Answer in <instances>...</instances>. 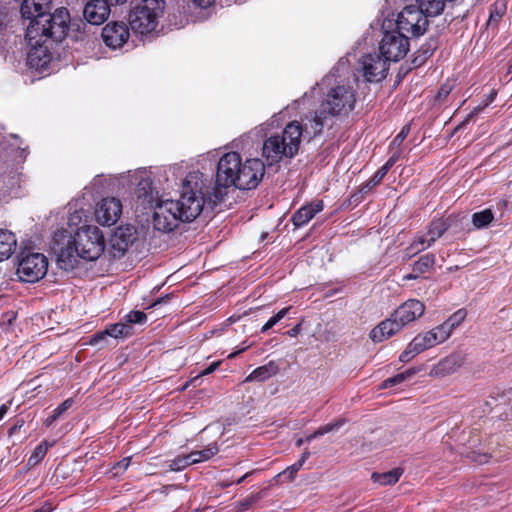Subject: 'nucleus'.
Instances as JSON below:
<instances>
[{
    "label": "nucleus",
    "instance_id": "0eeeda50",
    "mask_svg": "<svg viewBox=\"0 0 512 512\" xmlns=\"http://www.w3.org/2000/svg\"><path fill=\"white\" fill-rule=\"evenodd\" d=\"M47 270L48 259L44 254L33 251L19 254L17 275L21 281L35 283L46 275Z\"/></svg>",
    "mask_w": 512,
    "mask_h": 512
},
{
    "label": "nucleus",
    "instance_id": "20e7f679",
    "mask_svg": "<svg viewBox=\"0 0 512 512\" xmlns=\"http://www.w3.org/2000/svg\"><path fill=\"white\" fill-rule=\"evenodd\" d=\"M303 127L298 121L288 123L280 134L268 137L262 147V155L269 165L283 158H293L299 151L303 137Z\"/></svg>",
    "mask_w": 512,
    "mask_h": 512
},
{
    "label": "nucleus",
    "instance_id": "e433bc0d",
    "mask_svg": "<svg viewBox=\"0 0 512 512\" xmlns=\"http://www.w3.org/2000/svg\"><path fill=\"white\" fill-rule=\"evenodd\" d=\"M53 443H49L48 441H42L32 452L29 457L28 463L30 465L38 464L47 454L49 448H51Z\"/></svg>",
    "mask_w": 512,
    "mask_h": 512
},
{
    "label": "nucleus",
    "instance_id": "864d4df0",
    "mask_svg": "<svg viewBox=\"0 0 512 512\" xmlns=\"http://www.w3.org/2000/svg\"><path fill=\"white\" fill-rule=\"evenodd\" d=\"M58 419V417H56V415L54 413H52L51 416H49L46 420H45V425L46 426H50L53 422H55L56 420Z\"/></svg>",
    "mask_w": 512,
    "mask_h": 512
},
{
    "label": "nucleus",
    "instance_id": "6ab92c4d",
    "mask_svg": "<svg viewBox=\"0 0 512 512\" xmlns=\"http://www.w3.org/2000/svg\"><path fill=\"white\" fill-rule=\"evenodd\" d=\"M424 310L425 307L422 302L416 299H410L400 305L392 315L395 321L398 322L401 327H404L406 324L421 317Z\"/></svg>",
    "mask_w": 512,
    "mask_h": 512
},
{
    "label": "nucleus",
    "instance_id": "2f4dec72",
    "mask_svg": "<svg viewBox=\"0 0 512 512\" xmlns=\"http://www.w3.org/2000/svg\"><path fill=\"white\" fill-rule=\"evenodd\" d=\"M466 316V311L464 309H459L439 326L446 332L447 337L449 338L454 328L458 327L465 320Z\"/></svg>",
    "mask_w": 512,
    "mask_h": 512
},
{
    "label": "nucleus",
    "instance_id": "37998d69",
    "mask_svg": "<svg viewBox=\"0 0 512 512\" xmlns=\"http://www.w3.org/2000/svg\"><path fill=\"white\" fill-rule=\"evenodd\" d=\"M130 463H131L130 457L123 458L121 461L117 462L112 468L113 475L118 476V475L124 473L127 470V468L129 467Z\"/></svg>",
    "mask_w": 512,
    "mask_h": 512
},
{
    "label": "nucleus",
    "instance_id": "4be33fe9",
    "mask_svg": "<svg viewBox=\"0 0 512 512\" xmlns=\"http://www.w3.org/2000/svg\"><path fill=\"white\" fill-rule=\"evenodd\" d=\"M322 200L310 202L298 209L292 216V222L296 227L307 224L317 213L323 210Z\"/></svg>",
    "mask_w": 512,
    "mask_h": 512
},
{
    "label": "nucleus",
    "instance_id": "13d9d810",
    "mask_svg": "<svg viewBox=\"0 0 512 512\" xmlns=\"http://www.w3.org/2000/svg\"><path fill=\"white\" fill-rule=\"evenodd\" d=\"M247 348H248V346L243 347V348H241V349H239V350H237V351H235V352L231 353V354L228 356V358H229V359H232V358L236 357L238 354H240L241 352L245 351Z\"/></svg>",
    "mask_w": 512,
    "mask_h": 512
},
{
    "label": "nucleus",
    "instance_id": "aec40b11",
    "mask_svg": "<svg viewBox=\"0 0 512 512\" xmlns=\"http://www.w3.org/2000/svg\"><path fill=\"white\" fill-rule=\"evenodd\" d=\"M110 14L107 0H90L84 7L85 20L93 25H100L106 21Z\"/></svg>",
    "mask_w": 512,
    "mask_h": 512
},
{
    "label": "nucleus",
    "instance_id": "f8f14e48",
    "mask_svg": "<svg viewBox=\"0 0 512 512\" xmlns=\"http://www.w3.org/2000/svg\"><path fill=\"white\" fill-rule=\"evenodd\" d=\"M381 56L389 61L397 62L404 58L409 51V38L396 30L386 31L380 42Z\"/></svg>",
    "mask_w": 512,
    "mask_h": 512
},
{
    "label": "nucleus",
    "instance_id": "052dcab7",
    "mask_svg": "<svg viewBox=\"0 0 512 512\" xmlns=\"http://www.w3.org/2000/svg\"><path fill=\"white\" fill-rule=\"evenodd\" d=\"M449 93V89H446L445 87H441L439 91V96H446Z\"/></svg>",
    "mask_w": 512,
    "mask_h": 512
},
{
    "label": "nucleus",
    "instance_id": "f03ea898",
    "mask_svg": "<svg viewBox=\"0 0 512 512\" xmlns=\"http://www.w3.org/2000/svg\"><path fill=\"white\" fill-rule=\"evenodd\" d=\"M222 200V193L211 188V180L200 171L189 172L182 180L180 198L174 200L185 222L196 219L203 210L204 203L214 206Z\"/></svg>",
    "mask_w": 512,
    "mask_h": 512
},
{
    "label": "nucleus",
    "instance_id": "9b49d317",
    "mask_svg": "<svg viewBox=\"0 0 512 512\" xmlns=\"http://www.w3.org/2000/svg\"><path fill=\"white\" fill-rule=\"evenodd\" d=\"M178 204L174 200H165L157 203L154 207V227L162 232H170L175 229L179 222H185Z\"/></svg>",
    "mask_w": 512,
    "mask_h": 512
},
{
    "label": "nucleus",
    "instance_id": "3c124183",
    "mask_svg": "<svg viewBox=\"0 0 512 512\" xmlns=\"http://www.w3.org/2000/svg\"><path fill=\"white\" fill-rule=\"evenodd\" d=\"M214 1L215 0H194V2L202 8L209 7L211 4L214 3Z\"/></svg>",
    "mask_w": 512,
    "mask_h": 512
},
{
    "label": "nucleus",
    "instance_id": "5701e85b",
    "mask_svg": "<svg viewBox=\"0 0 512 512\" xmlns=\"http://www.w3.org/2000/svg\"><path fill=\"white\" fill-rule=\"evenodd\" d=\"M50 4L51 0H23L20 12L25 19L43 18L50 9Z\"/></svg>",
    "mask_w": 512,
    "mask_h": 512
},
{
    "label": "nucleus",
    "instance_id": "69168bd1",
    "mask_svg": "<svg viewBox=\"0 0 512 512\" xmlns=\"http://www.w3.org/2000/svg\"><path fill=\"white\" fill-rule=\"evenodd\" d=\"M34 512H49V509H46V508L43 507V508H41L39 510H36Z\"/></svg>",
    "mask_w": 512,
    "mask_h": 512
},
{
    "label": "nucleus",
    "instance_id": "bb28decb",
    "mask_svg": "<svg viewBox=\"0 0 512 512\" xmlns=\"http://www.w3.org/2000/svg\"><path fill=\"white\" fill-rule=\"evenodd\" d=\"M278 365L271 361L263 366L254 369L246 378L245 382H263L278 373Z\"/></svg>",
    "mask_w": 512,
    "mask_h": 512
},
{
    "label": "nucleus",
    "instance_id": "c03bdc74",
    "mask_svg": "<svg viewBox=\"0 0 512 512\" xmlns=\"http://www.w3.org/2000/svg\"><path fill=\"white\" fill-rule=\"evenodd\" d=\"M505 11V5L503 4L502 7L498 8L496 5L495 10L490 13V17L488 19L487 25L493 26L497 25L498 21L501 19Z\"/></svg>",
    "mask_w": 512,
    "mask_h": 512
},
{
    "label": "nucleus",
    "instance_id": "4d7b16f0",
    "mask_svg": "<svg viewBox=\"0 0 512 512\" xmlns=\"http://www.w3.org/2000/svg\"><path fill=\"white\" fill-rule=\"evenodd\" d=\"M419 275H420V274L413 272V273H411V274H407V275H405V276L403 277V279H404V280L416 279V278H418V277H419Z\"/></svg>",
    "mask_w": 512,
    "mask_h": 512
},
{
    "label": "nucleus",
    "instance_id": "a211bd4d",
    "mask_svg": "<svg viewBox=\"0 0 512 512\" xmlns=\"http://www.w3.org/2000/svg\"><path fill=\"white\" fill-rule=\"evenodd\" d=\"M122 204L114 197L104 198L98 204L95 216L99 224L104 226L114 225L121 217Z\"/></svg>",
    "mask_w": 512,
    "mask_h": 512
},
{
    "label": "nucleus",
    "instance_id": "6e6552de",
    "mask_svg": "<svg viewBox=\"0 0 512 512\" xmlns=\"http://www.w3.org/2000/svg\"><path fill=\"white\" fill-rule=\"evenodd\" d=\"M45 17H38L29 19L30 22L26 28L25 40L31 48L29 52V58L31 61L34 57L42 59V56H47V47L44 44L48 39H52V35L49 33L48 26L44 22Z\"/></svg>",
    "mask_w": 512,
    "mask_h": 512
},
{
    "label": "nucleus",
    "instance_id": "423d86ee",
    "mask_svg": "<svg viewBox=\"0 0 512 512\" xmlns=\"http://www.w3.org/2000/svg\"><path fill=\"white\" fill-rule=\"evenodd\" d=\"M165 9L164 0H142L129 15L131 29L139 34H148L158 25Z\"/></svg>",
    "mask_w": 512,
    "mask_h": 512
},
{
    "label": "nucleus",
    "instance_id": "ddd939ff",
    "mask_svg": "<svg viewBox=\"0 0 512 512\" xmlns=\"http://www.w3.org/2000/svg\"><path fill=\"white\" fill-rule=\"evenodd\" d=\"M387 60L376 53L362 57L359 71L368 82H379L383 80L388 71Z\"/></svg>",
    "mask_w": 512,
    "mask_h": 512
},
{
    "label": "nucleus",
    "instance_id": "4c0bfd02",
    "mask_svg": "<svg viewBox=\"0 0 512 512\" xmlns=\"http://www.w3.org/2000/svg\"><path fill=\"white\" fill-rule=\"evenodd\" d=\"M385 168H379L373 177L367 181L361 188V193H367L371 191L376 185H378L385 177Z\"/></svg>",
    "mask_w": 512,
    "mask_h": 512
},
{
    "label": "nucleus",
    "instance_id": "a18cd8bd",
    "mask_svg": "<svg viewBox=\"0 0 512 512\" xmlns=\"http://www.w3.org/2000/svg\"><path fill=\"white\" fill-rule=\"evenodd\" d=\"M73 404V400L71 398L66 399L62 402L57 408L54 409L53 413L56 417H60L63 413H65Z\"/></svg>",
    "mask_w": 512,
    "mask_h": 512
},
{
    "label": "nucleus",
    "instance_id": "a19ab883",
    "mask_svg": "<svg viewBox=\"0 0 512 512\" xmlns=\"http://www.w3.org/2000/svg\"><path fill=\"white\" fill-rule=\"evenodd\" d=\"M345 422L346 421L344 418H340L332 423L321 426L317 429V434H320L321 436H323L327 433L335 431V430L339 429L340 427H342L345 424Z\"/></svg>",
    "mask_w": 512,
    "mask_h": 512
},
{
    "label": "nucleus",
    "instance_id": "58836bf2",
    "mask_svg": "<svg viewBox=\"0 0 512 512\" xmlns=\"http://www.w3.org/2000/svg\"><path fill=\"white\" fill-rule=\"evenodd\" d=\"M191 465L190 460H188V455H179L172 460L167 462L168 469L170 471H180L185 469Z\"/></svg>",
    "mask_w": 512,
    "mask_h": 512
},
{
    "label": "nucleus",
    "instance_id": "de8ad7c7",
    "mask_svg": "<svg viewBox=\"0 0 512 512\" xmlns=\"http://www.w3.org/2000/svg\"><path fill=\"white\" fill-rule=\"evenodd\" d=\"M290 307H286L278 311L274 316H272L268 322L272 324V326L276 325L280 320H282L289 312Z\"/></svg>",
    "mask_w": 512,
    "mask_h": 512
},
{
    "label": "nucleus",
    "instance_id": "79ce46f5",
    "mask_svg": "<svg viewBox=\"0 0 512 512\" xmlns=\"http://www.w3.org/2000/svg\"><path fill=\"white\" fill-rule=\"evenodd\" d=\"M125 319L129 324H142L146 321L147 316L142 311H131L125 316Z\"/></svg>",
    "mask_w": 512,
    "mask_h": 512
},
{
    "label": "nucleus",
    "instance_id": "49530a36",
    "mask_svg": "<svg viewBox=\"0 0 512 512\" xmlns=\"http://www.w3.org/2000/svg\"><path fill=\"white\" fill-rule=\"evenodd\" d=\"M410 132L409 126H404L392 141L393 145H400Z\"/></svg>",
    "mask_w": 512,
    "mask_h": 512
},
{
    "label": "nucleus",
    "instance_id": "dca6fc26",
    "mask_svg": "<svg viewBox=\"0 0 512 512\" xmlns=\"http://www.w3.org/2000/svg\"><path fill=\"white\" fill-rule=\"evenodd\" d=\"M130 32L126 23L112 21L107 23L101 32L104 44L110 49L121 48L129 39Z\"/></svg>",
    "mask_w": 512,
    "mask_h": 512
},
{
    "label": "nucleus",
    "instance_id": "8fccbe9b",
    "mask_svg": "<svg viewBox=\"0 0 512 512\" xmlns=\"http://www.w3.org/2000/svg\"><path fill=\"white\" fill-rule=\"evenodd\" d=\"M301 331V325L298 324L294 326L292 329L288 330L286 333L289 337H296Z\"/></svg>",
    "mask_w": 512,
    "mask_h": 512
},
{
    "label": "nucleus",
    "instance_id": "338daca9",
    "mask_svg": "<svg viewBox=\"0 0 512 512\" xmlns=\"http://www.w3.org/2000/svg\"><path fill=\"white\" fill-rule=\"evenodd\" d=\"M116 4H123L125 3L127 0H114Z\"/></svg>",
    "mask_w": 512,
    "mask_h": 512
},
{
    "label": "nucleus",
    "instance_id": "393cba45",
    "mask_svg": "<svg viewBox=\"0 0 512 512\" xmlns=\"http://www.w3.org/2000/svg\"><path fill=\"white\" fill-rule=\"evenodd\" d=\"M132 333V328L127 323H116L109 325L106 327V329L102 332L96 333L92 336L90 343L92 345H97L100 341L104 340L106 336L113 337L115 339L118 338H125L130 336Z\"/></svg>",
    "mask_w": 512,
    "mask_h": 512
},
{
    "label": "nucleus",
    "instance_id": "5fc2aeb1",
    "mask_svg": "<svg viewBox=\"0 0 512 512\" xmlns=\"http://www.w3.org/2000/svg\"><path fill=\"white\" fill-rule=\"evenodd\" d=\"M321 435L320 434H317V430L315 432H313L312 434L308 435L306 438H305V441L310 443L312 440L320 437Z\"/></svg>",
    "mask_w": 512,
    "mask_h": 512
},
{
    "label": "nucleus",
    "instance_id": "72a5a7b5",
    "mask_svg": "<svg viewBox=\"0 0 512 512\" xmlns=\"http://www.w3.org/2000/svg\"><path fill=\"white\" fill-rule=\"evenodd\" d=\"M435 264V255L428 253L419 258L413 265V272L423 274L433 268Z\"/></svg>",
    "mask_w": 512,
    "mask_h": 512
},
{
    "label": "nucleus",
    "instance_id": "c9c22d12",
    "mask_svg": "<svg viewBox=\"0 0 512 512\" xmlns=\"http://www.w3.org/2000/svg\"><path fill=\"white\" fill-rule=\"evenodd\" d=\"M416 373H417V369H415V368L408 369L402 373H399V374L383 381L380 388L386 389V388L396 386V385L410 379Z\"/></svg>",
    "mask_w": 512,
    "mask_h": 512
},
{
    "label": "nucleus",
    "instance_id": "1a4fd4ad",
    "mask_svg": "<svg viewBox=\"0 0 512 512\" xmlns=\"http://www.w3.org/2000/svg\"><path fill=\"white\" fill-rule=\"evenodd\" d=\"M448 339L445 331L437 326L423 334H418L407 345L406 349L399 356L401 362H408L419 353L432 348Z\"/></svg>",
    "mask_w": 512,
    "mask_h": 512
},
{
    "label": "nucleus",
    "instance_id": "2eb2a0df",
    "mask_svg": "<svg viewBox=\"0 0 512 512\" xmlns=\"http://www.w3.org/2000/svg\"><path fill=\"white\" fill-rule=\"evenodd\" d=\"M136 239V229L133 226H120L115 229L109 240V253L114 258L122 257Z\"/></svg>",
    "mask_w": 512,
    "mask_h": 512
},
{
    "label": "nucleus",
    "instance_id": "f704fd0d",
    "mask_svg": "<svg viewBox=\"0 0 512 512\" xmlns=\"http://www.w3.org/2000/svg\"><path fill=\"white\" fill-rule=\"evenodd\" d=\"M494 219V215L490 209H484L472 215V223L476 229H482L488 226Z\"/></svg>",
    "mask_w": 512,
    "mask_h": 512
},
{
    "label": "nucleus",
    "instance_id": "412c9836",
    "mask_svg": "<svg viewBox=\"0 0 512 512\" xmlns=\"http://www.w3.org/2000/svg\"><path fill=\"white\" fill-rule=\"evenodd\" d=\"M463 364L461 354H451L434 365L429 375L436 378H442L456 372Z\"/></svg>",
    "mask_w": 512,
    "mask_h": 512
},
{
    "label": "nucleus",
    "instance_id": "f3484780",
    "mask_svg": "<svg viewBox=\"0 0 512 512\" xmlns=\"http://www.w3.org/2000/svg\"><path fill=\"white\" fill-rule=\"evenodd\" d=\"M70 21L68 9L60 7L53 14L45 13L44 22L48 26L49 33L55 41H61L65 38Z\"/></svg>",
    "mask_w": 512,
    "mask_h": 512
},
{
    "label": "nucleus",
    "instance_id": "6e6d98bb",
    "mask_svg": "<svg viewBox=\"0 0 512 512\" xmlns=\"http://www.w3.org/2000/svg\"><path fill=\"white\" fill-rule=\"evenodd\" d=\"M473 114H474L473 112H472V113H470V114L465 118V120H464V121H462V122L457 126V128H456V129H460V128L464 127V125H465L466 123H468V122L472 119Z\"/></svg>",
    "mask_w": 512,
    "mask_h": 512
},
{
    "label": "nucleus",
    "instance_id": "b1692460",
    "mask_svg": "<svg viewBox=\"0 0 512 512\" xmlns=\"http://www.w3.org/2000/svg\"><path fill=\"white\" fill-rule=\"evenodd\" d=\"M400 329H402V327L392 316L391 318L380 322V324L373 328L370 332V338L373 342L380 343L397 333Z\"/></svg>",
    "mask_w": 512,
    "mask_h": 512
},
{
    "label": "nucleus",
    "instance_id": "f257e3e1",
    "mask_svg": "<svg viewBox=\"0 0 512 512\" xmlns=\"http://www.w3.org/2000/svg\"><path fill=\"white\" fill-rule=\"evenodd\" d=\"M265 173L264 163L258 159H247L237 152L225 153L218 161L216 183L219 187H235L250 190L258 186Z\"/></svg>",
    "mask_w": 512,
    "mask_h": 512
},
{
    "label": "nucleus",
    "instance_id": "4468645a",
    "mask_svg": "<svg viewBox=\"0 0 512 512\" xmlns=\"http://www.w3.org/2000/svg\"><path fill=\"white\" fill-rule=\"evenodd\" d=\"M132 182H136L135 194L137 201L146 208L152 207L157 199V192L152 186V180L146 170H136L131 175Z\"/></svg>",
    "mask_w": 512,
    "mask_h": 512
},
{
    "label": "nucleus",
    "instance_id": "cd10ccee",
    "mask_svg": "<svg viewBox=\"0 0 512 512\" xmlns=\"http://www.w3.org/2000/svg\"><path fill=\"white\" fill-rule=\"evenodd\" d=\"M17 240L8 230H0V262L8 259L15 251Z\"/></svg>",
    "mask_w": 512,
    "mask_h": 512
},
{
    "label": "nucleus",
    "instance_id": "774afa93",
    "mask_svg": "<svg viewBox=\"0 0 512 512\" xmlns=\"http://www.w3.org/2000/svg\"><path fill=\"white\" fill-rule=\"evenodd\" d=\"M508 71L509 73H512V63L510 64Z\"/></svg>",
    "mask_w": 512,
    "mask_h": 512
},
{
    "label": "nucleus",
    "instance_id": "bf43d9fd",
    "mask_svg": "<svg viewBox=\"0 0 512 512\" xmlns=\"http://www.w3.org/2000/svg\"><path fill=\"white\" fill-rule=\"evenodd\" d=\"M272 327H273V326H272V324H271V323H269V322L267 321V322L262 326V328H261V332H262V333H265V332H267V331H268L270 328H272Z\"/></svg>",
    "mask_w": 512,
    "mask_h": 512
},
{
    "label": "nucleus",
    "instance_id": "09e8293b",
    "mask_svg": "<svg viewBox=\"0 0 512 512\" xmlns=\"http://www.w3.org/2000/svg\"><path fill=\"white\" fill-rule=\"evenodd\" d=\"M397 160V157L396 156H392L391 158H389V160L381 167V168H385V174L388 173L389 169L395 164Z\"/></svg>",
    "mask_w": 512,
    "mask_h": 512
},
{
    "label": "nucleus",
    "instance_id": "7c9ffc66",
    "mask_svg": "<svg viewBox=\"0 0 512 512\" xmlns=\"http://www.w3.org/2000/svg\"><path fill=\"white\" fill-rule=\"evenodd\" d=\"M219 451V448L216 444H211L204 448L203 450L192 451L188 455V460H190L191 464L200 463L203 461H207L215 456Z\"/></svg>",
    "mask_w": 512,
    "mask_h": 512
},
{
    "label": "nucleus",
    "instance_id": "e2e57ef3",
    "mask_svg": "<svg viewBox=\"0 0 512 512\" xmlns=\"http://www.w3.org/2000/svg\"><path fill=\"white\" fill-rule=\"evenodd\" d=\"M248 473H246L245 475H243L242 477H240L238 480H237V484H240L242 483L247 477H248Z\"/></svg>",
    "mask_w": 512,
    "mask_h": 512
},
{
    "label": "nucleus",
    "instance_id": "473e14b6",
    "mask_svg": "<svg viewBox=\"0 0 512 512\" xmlns=\"http://www.w3.org/2000/svg\"><path fill=\"white\" fill-rule=\"evenodd\" d=\"M401 475L402 470L396 468L384 473H373L372 479L374 482L379 483L380 485H392L398 482Z\"/></svg>",
    "mask_w": 512,
    "mask_h": 512
},
{
    "label": "nucleus",
    "instance_id": "a878e982",
    "mask_svg": "<svg viewBox=\"0 0 512 512\" xmlns=\"http://www.w3.org/2000/svg\"><path fill=\"white\" fill-rule=\"evenodd\" d=\"M456 221V218L453 216H449L447 218H438L432 220L427 226V235L429 237V241L433 244L437 239H439Z\"/></svg>",
    "mask_w": 512,
    "mask_h": 512
},
{
    "label": "nucleus",
    "instance_id": "9d476101",
    "mask_svg": "<svg viewBox=\"0 0 512 512\" xmlns=\"http://www.w3.org/2000/svg\"><path fill=\"white\" fill-rule=\"evenodd\" d=\"M428 27L427 17L416 7L406 6L396 20V31L404 34L419 37L423 35Z\"/></svg>",
    "mask_w": 512,
    "mask_h": 512
},
{
    "label": "nucleus",
    "instance_id": "7ed1b4c3",
    "mask_svg": "<svg viewBox=\"0 0 512 512\" xmlns=\"http://www.w3.org/2000/svg\"><path fill=\"white\" fill-rule=\"evenodd\" d=\"M104 249L102 231L97 226H83L75 233L73 241L60 250L58 263L66 270L73 269L78 263V258L94 261L101 256Z\"/></svg>",
    "mask_w": 512,
    "mask_h": 512
},
{
    "label": "nucleus",
    "instance_id": "0e129e2a",
    "mask_svg": "<svg viewBox=\"0 0 512 512\" xmlns=\"http://www.w3.org/2000/svg\"><path fill=\"white\" fill-rule=\"evenodd\" d=\"M304 442H306V441H305V439H303V438H299V439L296 441V445H297L298 447H300V446H302V445H303V443H304Z\"/></svg>",
    "mask_w": 512,
    "mask_h": 512
},
{
    "label": "nucleus",
    "instance_id": "603ef678",
    "mask_svg": "<svg viewBox=\"0 0 512 512\" xmlns=\"http://www.w3.org/2000/svg\"><path fill=\"white\" fill-rule=\"evenodd\" d=\"M8 409H9V403H4L0 406V420H2L3 417L6 415Z\"/></svg>",
    "mask_w": 512,
    "mask_h": 512
},
{
    "label": "nucleus",
    "instance_id": "680f3d73",
    "mask_svg": "<svg viewBox=\"0 0 512 512\" xmlns=\"http://www.w3.org/2000/svg\"><path fill=\"white\" fill-rule=\"evenodd\" d=\"M163 302H165V298H159L152 304V307H155Z\"/></svg>",
    "mask_w": 512,
    "mask_h": 512
},
{
    "label": "nucleus",
    "instance_id": "c756f323",
    "mask_svg": "<svg viewBox=\"0 0 512 512\" xmlns=\"http://www.w3.org/2000/svg\"><path fill=\"white\" fill-rule=\"evenodd\" d=\"M310 456V452L306 449L300 459L292 464L291 466L287 467L284 471L279 473L276 477L280 479L281 481H292L295 478L296 473L302 468L304 463L307 461V459Z\"/></svg>",
    "mask_w": 512,
    "mask_h": 512
},
{
    "label": "nucleus",
    "instance_id": "39448f33",
    "mask_svg": "<svg viewBox=\"0 0 512 512\" xmlns=\"http://www.w3.org/2000/svg\"><path fill=\"white\" fill-rule=\"evenodd\" d=\"M354 91L345 85H337L331 88L323 101L319 110L310 121L313 135L319 134L329 116H336L349 113L355 105Z\"/></svg>",
    "mask_w": 512,
    "mask_h": 512
},
{
    "label": "nucleus",
    "instance_id": "c85d7f7f",
    "mask_svg": "<svg viewBox=\"0 0 512 512\" xmlns=\"http://www.w3.org/2000/svg\"><path fill=\"white\" fill-rule=\"evenodd\" d=\"M433 245L432 242L429 241V237L427 233H418L410 245L407 247L406 252L409 257L414 256L421 251L426 250L427 248Z\"/></svg>",
    "mask_w": 512,
    "mask_h": 512
},
{
    "label": "nucleus",
    "instance_id": "ea45409f",
    "mask_svg": "<svg viewBox=\"0 0 512 512\" xmlns=\"http://www.w3.org/2000/svg\"><path fill=\"white\" fill-rule=\"evenodd\" d=\"M221 364V361H216L211 363L206 369H204L201 373H199L197 376L193 377L184 387L183 389L187 388L189 385H193L196 387L198 384L197 382L200 380L202 376L209 375L213 373Z\"/></svg>",
    "mask_w": 512,
    "mask_h": 512
}]
</instances>
